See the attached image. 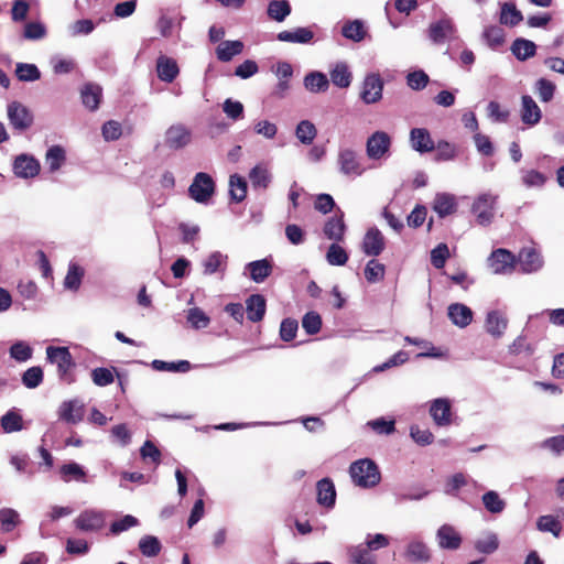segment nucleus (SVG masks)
Returning <instances> with one entry per match:
<instances>
[{
    "label": "nucleus",
    "instance_id": "18",
    "mask_svg": "<svg viewBox=\"0 0 564 564\" xmlns=\"http://www.w3.org/2000/svg\"><path fill=\"white\" fill-rule=\"evenodd\" d=\"M267 301L261 294H252L246 300V313L249 321L258 323L263 319Z\"/></svg>",
    "mask_w": 564,
    "mask_h": 564
},
{
    "label": "nucleus",
    "instance_id": "5",
    "mask_svg": "<svg viewBox=\"0 0 564 564\" xmlns=\"http://www.w3.org/2000/svg\"><path fill=\"white\" fill-rule=\"evenodd\" d=\"M488 264L495 274H507L514 270L517 258L511 251L499 248L491 252Z\"/></svg>",
    "mask_w": 564,
    "mask_h": 564
},
{
    "label": "nucleus",
    "instance_id": "6",
    "mask_svg": "<svg viewBox=\"0 0 564 564\" xmlns=\"http://www.w3.org/2000/svg\"><path fill=\"white\" fill-rule=\"evenodd\" d=\"M8 118L10 121V124L19 130V131H25L28 130L32 123H33V115L31 111L21 102L19 101H12L8 105Z\"/></svg>",
    "mask_w": 564,
    "mask_h": 564
},
{
    "label": "nucleus",
    "instance_id": "40",
    "mask_svg": "<svg viewBox=\"0 0 564 564\" xmlns=\"http://www.w3.org/2000/svg\"><path fill=\"white\" fill-rule=\"evenodd\" d=\"M330 80L337 87L347 88L351 83V73L347 65L344 63L336 64L330 70Z\"/></svg>",
    "mask_w": 564,
    "mask_h": 564
},
{
    "label": "nucleus",
    "instance_id": "47",
    "mask_svg": "<svg viewBox=\"0 0 564 564\" xmlns=\"http://www.w3.org/2000/svg\"><path fill=\"white\" fill-rule=\"evenodd\" d=\"M322 325V317L315 311H310L302 317V327L307 335H316L319 333Z\"/></svg>",
    "mask_w": 564,
    "mask_h": 564
},
{
    "label": "nucleus",
    "instance_id": "17",
    "mask_svg": "<svg viewBox=\"0 0 564 564\" xmlns=\"http://www.w3.org/2000/svg\"><path fill=\"white\" fill-rule=\"evenodd\" d=\"M519 264L523 273H532L542 268L543 260L534 248H523L519 252Z\"/></svg>",
    "mask_w": 564,
    "mask_h": 564
},
{
    "label": "nucleus",
    "instance_id": "58",
    "mask_svg": "<svg viewBox=\"0 0 564 564\" xmlns=\"http://www.w3.org/2000/svg\"><path fill=\"white\" fill-rule=\"evenodd\" d=\"M227 256H223L219 251H215L210 253L207 259L204 261V273L205 274H214L221 269L223 265L226 264Z\"/></svg>",
    "mask_w": 564,
    "mask_h": 564
},
{
    "label": "nucleus",
    "instance_id": "44",
    "mask_svg": "<svg viewBox=\"0 0 564 564\" xmlns=\"http://www.w3.org/2000/svg\"><path fill=\"white\" fill-rule=\"evenodd\" d=\"M1 427L6 433L19 432L23 429L21 414L10 410L1 417Z\"/></svg>",
    "mask_w": 564,
    "mask_h": 564
},
{
    "label": "nucleus",
    "instance_id": "54",
    "mask_svg": "<svg viewBox=\"0 0 564 564\" xmlns=\"http://www.w3.org/2000/svg\"><path fill=\"white\" fill-rule=\"evenodd\" d=\"M326 260L332 265H345L348 261V254L338 242H334L327 250Z\"/></svg>",
    "mask_w": 564,
    "mask_h": 564
},
{
    "label": "nucleus",
    "instance_id": "49",
    "mask_svg": "<svg viewBox=\"0 0 564 564\" xmlns=\"http://www.w3.org/2000/svg\"><path fill=\"white\" fill-rule=\"evenodd\" d=\"M295 134L303 144H311L317 134V130L311 121L302 120L296 127Z\"/></svg>",
    "mask_w": 564,
    "mask_h": 564
},
{
    "label": "nucleus",
    "instance_id": "57",
    "mask_svg": "<svg viewBox=\"0 0 564 564\" xmlns=\"http://www.w3.org/2000/svg\"><path fill=\"white\" fill-rule=\"evenodd\" d=\"M43 381V370L39 366H33L26 369L22 375V383L29 388L34 389Z\"/></svg>",
    "mask_w": 564,
    "mask_h": 564
},
{
    "label": "nucleus",
    "instance_id": "12",
    "mask_svg": "<svg viewBox=\"0 0 564 564\" xmlns=\"http://www.w3.org/2000/svg\"><path fill=\"white\" fill-rule=\"evenodd\" d=\"M386 247V239L382 232L373 227L367 230L362 240V251L370 257L379 256Z\"/></svg>",
    "mask_w": 564,
    "mask_h": 564
},
{
    "label": "nucleus",
    "instance_id": "10",
    "mask_svg": "<svg viewBox=\"0 0 564 564\" xmlns=\"http://www.w3.org/2000/svg\"><path fill=\"white\" fill-rule=\"evenodd\" d=\"M383 83L378 74L368 75L362 85L360 97L366 104H375L382 98Z\"/></svg>",
    "mask_w": 564,
    "mask_h": 564
},
{
    "label": "nucleus",
    "instance_id": "53",
    "mask_svg": "<svg viewBox=\"0 0 564 564\" xmlns=\"http://www.w3.org/2000/svg\"><path fill=\"white\" fill-rule=\"evenodd\" d=\"M481 499L485 508L491 513H500L506 508L505 500L494 490L484 494Z\"/></svg>",
    "mask_w": 564,
    "mask_h": 564
},
{
    "label": "nucleus",
    "instance_id": "35",
    "mask_svg": "<svg viewBox=\"0 0 564 564\" xmlns=\"http://www.w3.org/2000/svg\"><path fill=\"white\" fill-rule=\"evenodd\" d=\"M511 52L518 59L525 61L535 55L536 45L530 40L519 37L513 41Z\"/></svg>",
    "mask_w": 564,
    "mask_h": 564
},
{
    "label": "nucleus",
    "instance_id": "55",
    "mask_svg": "<svg viewBox=\"0 0 564 564\" xmlns=\"http://www.w3.org/2000/svg\"><path fill=\"white\" fill-rule=\"evenodd\" d=\"M386 273V267L372 259L368 261L365 268V278L369 283H376L383 280Z\"/></svg>",
    "mask_w": 564,
    "mask_h": 564
},
{
    "label": "nucleus",
    "instance_id": "28",
    "mask_svg": "<svg viewBox=\"0 0 564 564\" xmlns=\"http://www.w3.org/2000/svg\"><path fill=\"white\" fill-rule=\"evenodd\" d=\"M457 209V203L453 195L447 193L437 194L434 198L433 210L441 217L452 215Z\"/></svg>",
    "mask_w": 564,
    "mask_h": 564
},
{
    "label": "nucleus",
    "instance_id": "52",
    "mask_svg": "<svg viewBox=\"0 0 564 564\" xmlns=\"http://www.w3.org/2000/svg\"><path fill=\"white\" fill-rule=\"evenodd\" d=\"M61 476L65 481L75 479L77 481H85L86 473L77 463L64 464L59 469Z\"/></svg>",
    "mask_w": 564,
    "mask_h": 564
},
{
    "label": "nucleus",
    "instance_id": "2",
    "mask_svg": "<svg viewBox=\"0 0 564 564\" xmlns=\"http://www.w3.org/2000/svg\"><path fill=\"white\" fill-rule=\"evenodd\" d=\"M46 357L51 364L56 365L58 377L70 383L73 381L70 370L75 367V362L69 349L67 347L48 346Z\"/></svg>",
    "mask_w": 564,
    "mask_h": 564
},
{
    "label": "nucleus",
    "instance_id": "62",
    "mask_svg": "<svg viewBox=\"0 0 564 564\" xmlns=\"http://www.w3.org/2000/svg\"><path fill=\"white\" fill-rule=\"evenodd\" d=\"M46 35V28L41 22H28L24 25L23 39L30 41L41 40Z\"/></svg>",
    "mask_w": 564,
    "mask_h": 564
},
{
    "label": "nucleus",
    "instance_id": "63",
    "mask_svg": "<svg viewBox=\"0 0 564 564\" xmlns=\"http://www.w3.org/2000/svg\"><path fill=\"white\" fill-rule=\"evenodd\" d=\"M187 321L196 329L206 328L210 323V318L199 307L188 311Z\"/></svg>",
    "mask_w": 564,
    "mask_h": 564
},
{
    "label": "nucleus",
    "instance_id": "61",
    "mask_svg": "<svg viewBox=\"0 0 564 564\" xmlns=\"http://www.w3.org/2000/svg\"><path fill=\"white\" fill-rule=\"evenodd\" d=\"M33 349L24 341H18L10 347V356L19 362H24L32 358Z\"/></svg>",
    "mask_w": 564,
    "mask_h": 564
},
{
    "label": "nucleus",
    "instance_id": "64",
    "mask_svg": "<svg viewBox=\"0 0 564 564\" xmlns=\"http://www.w3.org/2000/svg\"><path fill=\"white\" fill-rule=\"evenodd\" d=\"M299 329V322L294 318L288 317L281 322L280 337L283 341H291L295 338Z\"/></svg>",
    "mask_w": 564,
    "mask_h": 564
},
{
    "label": "nucleus",
    "instance_id": "43",
    "mask_svg": "<svg viewBox=\"0 0 564 564\" xmlns=\"http://www.w3.org/2000/svg\"><path fill=\"white\" fill-rule=\"evenodd\" d=\"M140 456L144 462H150L155 467L162 462V453L150 440H147L140 448Z\"/></svg>",
    "mask_w": 564,
    "mask_h": 564
},
{
    "label": "nucleus",
    "instance_id": "25",
    "mask_svg": "<svg viewBox=\"0 0 564 564\" xmlns=\"http://www.w3.org/2000/svg\"><path fill=\"white\" fill-rule=\"evenodd\" d=\"M404 556L411 563H426L431 560V552L425 543L412 541L406 545Z\"/></svg>",
    "mask_w": 564,
    "mask_h": 564
},
{
    "label": "nucleus",
    "instance_id": "7",
    "mask_svg": "<svg viewBox=\"0 0 564 564\" xmlns=\"http://www.w3.org/2000/svg\"><path fill=\"white\" fill-rule=\"evenodd\" d=\"M106 518L102 511L85 510L74 520L76 529L83 532H97L105 527Z\"/></svg>",
    "mask_w": 564,
    "mask_h": 564
},
{
    "label": "nucleus",
    "instance_id": "33",
    "mask_svg": "<svg viewBox=\"0 0 564 564\" xmlns=\"http://www.w3.org/2000/svg\"><path fill=\"white\" fill-rule=\"evenodd\" d=\"M191 134L182 126H173L166 131V144L173 149H180L189 142Z\"/></svg>",
    "mask_w": 564,
    "mask_h": 564
},
{
    "label": "nucleus",
    "instance_id": "39",
    "mask_svg": "<svg viewBox=\"0 0 564 564\" xmlns=\"http://www.w3.org/2000/svg\"><path fill=\"white\" fill-rule=\"evenodd\" d=\"M341 34L354 42H360L366 36L365 25L360 20L348 21L343 25Z\"/></svg>",
    "mask_w": 564,
    "mask_h": 564
},
{
    "label": "nucleus",
    "instance_id": "22",
    "mask_svg": "<svg viewBox=\"0 0 564 564\" xmlns=\"http://www.w3.org/2000/svg\"><path fill=\"white\" fill-rule=\"evenodd\" d=\"M436 535L442 549L457 550L462 544V536L452 525H442Z\"/></svg>",
    "mask_w": 564,
    "mask_h": 564
},
{
    "label": "nucleus",
    "instance_id": "29",
    "mask_svg": "<svg viewBox=\"0 0 564 564\" xmlns=\"http://www.w3.org/2000/svg\"><path fill=\"white\" fill-rule=\"evenodd\" d=\"M508 325V319L498 311H491L486 317V330L495 338L501 337Z\"/></svg>",
    "mask_w": 564,
    "mask_h": 564
},
{
    "label": "nucleus",
    "instance_id": "8",
    "mask_svg": "<svg viewBox=\"0 0 564 564\" xmlns=\"http://www.w3.org/2000/svg\"><path fill=\"white\" fill-rule=\"evenodd\" d=\"M496 197L489 194L480 195L473 204L471 210L481 226L489 225L494 219Z\"/></svg>",
    "mask_w": 564,
    "mask_h": 564
},
{
    "label": "nucleus",
    "instance_id": "48",
    "mask_svg": "<svg viewBox=\"0 0 564 564\" xmlns=\"http://www.w3.org/2000/svg\"><path fill=\"white\" fill-rule=\"evenodd\" d=\"M152 368L158 371L187 372L191 370V362L187 360H180L177 362L153 360Z\"/></svg>",
    "mask_w": 564,
    "mask_h": 564
},
{
    "label": "nucleus",
    "instance_id": "32",
    "mask_svg": "<svg viewBox=\"0 0 564 564\" xmlns=\"http://www.w3.org/2000/svg\"><path fill=\"white\" fill-rule=\"evenodd\" d=\"M243 51V43L239 40L223 41L216 48L217 58L221 62H229L234 56Z\"/></svg>",
    "mask_w": 564,
    "mask_h": 564
},
{
    "label": "nucleus",
    "instance_id": "31",
    "mask_svg": "<svg viewBox=\"0 0 564 564\" xmlns=\"http://www.w3.org/2000/svg\"><path fill=\"white\" fill-rule=\"evenodd\" d=\"M247 269L250 272V278L257 282H263L272 273V263L268 259L252 261L247 264Z\"/></svg>",
    "mask_w": 564,
    "mask_h": 564
},
{
    "label": "nucleus",
    "instance_id": "23",
    "mask_svg": "<svg viewBox=\"0 0 564 564\" xmlns=\"http://www.w3.org/2000/svg\"><path fill=\"white\" fill-rule=\"evenodd\" d=\"M102 97V88L93 83H87L80 89V98L84 106L90 111L98 109Z\"/></svg>",
    "mask_w": 564,
    "mask_h": 564
},
{
    "label": "nucleus",
    "instance_id": "16",
    "mask_svg": "<svg viewBox=\"0 0 564 564\" xmlns=\"http://www.w3.org/2000/svg\"><path fill=\"white\" fill-rule=\"evenodd\" d=\"M411 147L420 152L426 153L435 149V143L425 128H413L410 132Z\"/></svg>",
    "mask_w": 564,
    "mask_h": 564
},
{
    "label": "nucleus",
    "instance_id": "60",
    "mask_svg": "<svg viewBox=\"0 0 564 564\" xmlns=\"http://www.w3.org/2000/svg\"><path fill=\"white\" fill-rule=\"evenodd\" d=\"M19 522V513L10 508L0 510V524L3 532L12 531Z\"/></svg>",
    "mask_w": 564,
    "mask_h": 564
},
{
    "label": "nucleus",
    "instance_id": "59",
    "mask_svg": "<svg viewBox=\"0 0 564 564\" xmlns=\"http://www.w3.org/2000/svg\"><path fill=\"white\" fill-rule=\"evenodd\" d=\"M488 45L492 48L499 47L505 42V31L498 25H491L486 28L484 32Z\"/></svg>",
    "mask_w": 564,
    "mask_h": 564
},
{
    "label": "nucleus",
    "instance_id": "4",
    "mask_svg": "<svg viewBox=\"0 0 564 564\" xmlns=\"http://www.w3.org/2000/svg\"><path fill=\"white\" fill-rule=\"evenodd\" d=\"M391 148V138L384 131L373 132L366 142V153L370 160L384 158Z\"/></svg>",
    "mask_w": 564,
    "mask_h": 564
},
{
    "label": "nucleus",
    "instance_id": "3",
    "mask_svg": "<svg viewBox=\"0 0 564 564\" xmlns=\"http://www.w3.org/2000/svg\"><path fill=\"white\" fill-rule=\"evenodd\" d=\"M214 192L215 182L209 174L204 172L197 173L188 187L189 196L197 203H207Z\"/></svg>",
    "mask_w": 564,
    "mask_h": 564
},
{
    "label": "nucleus",
    "instance_id": "45",
    "mask_svg": "<svg viewBox=\"0 0 564 564\" xmlns=\"http://www.w3.org/2000/svg\"><path fill=\"white\" fill-rule=\"evenodd\" d=\"M45 160L50 171L55 172L66 160L65 150L61 145H53L47 150Z\"/></svg>",
    "mask_w": 564,
    "mask_h": 564
},
{
    "label": "nucleus",
    "instance_id": "50",
    "mask_svg": "<svg viewBox=\"0 0 564 564\" xmlns=\"http://www.w3.org/2000/svg\"><path fill=\"white\" fill-rule=\"evenodd\" d=\"M15 75L21 82H34L40 79L41 72L34 64L19 63L17 64Z\"/></svg>",
    "mask_w": 564,
    "mask_h": 564
},
{
    "label": "nucleus",
    "instance_id": "13",
    "mask_svg": "<svg viewBox=\"0 0 564 564\" xmlns=\"http://www.w3.org/2000/svg\"><path fill=\"white\" fill-rule=\"evenodd\" d=\"M40 162L26 154L17 156L13 163L15 175L23 178L35 177L40 173Z\"/></svg>",
    "mask_w": 564,
    "mask_h": 564
},
{
    "label": "nucleus",
    "instance_id": "14",
    "mask_svg": "<svg viewBox=\"0 0 564 564\" xmlns=\"http://www.w3.org/2000/svg\"><path fill=\"white\" fill-rule=\"evenodd\" d=\"M84 404L78 400L65 401L61 404L58 416L68 424H77L84 419Z\"/></svg>",
    "mask_w": 564,
    "mask_h": 564
},
{
    "label": "nucleus",
    "instance_id": "38",
    "mask_svg": "<svg viewBox=\"0 0 564 564\" xmlns=\"http://www.w3.org/2000/svg\"><path fill=\"white\" fill-rule=\"evenodd\" d=\"M304 86L312 93H319L328 88L329 82L323 73L312 72L305 76Z\"/></svg>",
    "mask_w": 564,
    "mask_h": 564
},
{
    "label": "nucleus",
    "instance_id": "42",
    "mask_svg": "<svg viewBox=\"0 0 564 564\" xmlns=\"http://www.w3.org/2000/svg\"><path fill=\"white\" fill-rule=\"evenodd\" d=\"M349 558L354 564H376V556L366 545H357L349 550Z\"/></svg>",
    "mask_w": 564,
    "mask_h": 564
},
{
    "label": "nucleus",
    "instance_id": "41",
    "mask_svg": "<svg viewBox=\"0 0 564 564\" xmlns=\"http://www.w3.org/2000/svg\"><path fill=\"white\" fill-rule=\"evenodd\" d=\"M85 271L77 263H70L64 279V286L67 290L77 291L82 284Z\"/></svg>",
    "mask_w": 564,
    "mask_h": 564
},
{
    "label": "nucleus",
    "instance_id": "34",
    "mask_svg": "<svg viewBox=\"0 0 564 564\" xmlns=\"http://www.w3.org/2000/svg\"><path fill=\"white\" fill-rule=\"evenodd\" d=\"M248 184L243 176L232 174L229 177V195L231 200L241 203L247 197Z\"/></svg>",
    "mask_w": 564,
    "mask_h": 564
},
{
    "label": "nucleus",
    "instance_id": "51",
    "mask_svg": "<svg viewBox=\"0 0 564 564\" xmlns=\"http://www.w3.org/2000/svg\"><path fill=\"white\" fill-rule=\"evenodd\" d=\"M162 545L158 538L145 535L139 542L140 552L148 557L156 556L161 552Z\"/></svg>",
    "mask_w": 564,
    "mask_h": 564
},
{
    "label": "nucleus",
    "instance_id": "1",
    "mask_svg": "<svg viewBox=\"0 0 564 564\" xmlns=\"http://www.w3.org/2000/svg\"><path fill=\"white\" fill-rule=\"evenodd\" d=\"M349 475L354 485L364 489L373 488L381 480L380 469L370 458H361L351 463Z\"/></svg>",
    "mask_w": 564,
    "mask_h": 564
},
{
    "label": "nucleus",
    "instance_id": "46",
    "mask_svg": "<svg viewBox=\"0 0 564 564\" xmlns=\"http://www.w3.org/2000/svg\"><path fill=\"white\" fill-rule=\"evenodd\" d=\"M536 528L541 532H551L558 538L562 532V524L554 516H541L536 521Z\"/></svg>",
    "mask_w": 564,
    "mask_h": 564
},
{
    "label": "nucleus",
    "instance_id": "37",
    "mask_svg": "<svg viewBox=\"0 0 564 564\" xmlns=\"http://www.w3.org/2000/svg\"><path fill=\"white\" fill-rule=\"evenodd\" d=\"M267 12L271 20L282 22L291 13V6L288 0H272L268 4Z\"/></svg>",
    "mask_w": 564,
    "mask_h": 564
},
{
    "label": "nucleus",
    "instance_id": "19",
    "mask_svg": "<svg viewBox=\"0 0 564 564\" xmlns=\"http://www.w3.org/2000/svg\"><path fill=\"white\" fill-rule=\"evenodd\" d=\"M452 406L447 399H436L430 408V414L438 426H445L451 423Z\"/></svg>",
    "mask_w": 564,
    "mask_h": 564
},
{
    "label": "nucleus",
    "instance_id": "11",
    "mask_svg": "<svg viewBox=\"0 0 564 564\" xmlns=\"http://www.w3.org/2000/svg\"><path fill=\"white\" fill-rule=\"evenodd\" d=\"M345 231L346 224L344 221V212L337 208L335 215L325 221L323 232L327 239L340 242L344 240Z\"/></svg>",
    "mask_w": 564,
    "mask_h": 564
},
{
    "label": "nucleus",
    "instance_id": "9",
    "mask_svg": "<svg viewBox=\"0 0 564 564\" xmlns=\"http://www.w3.org/2000/svg\"><path fill=\"white\" fill-rule=\"evenodd\" d=\"M338 164L340 172L345 175L360 176L365 172L357 153L351 149H344L339 152Z\"/></svg>",
    "mask_w": 564,
    "mask_h": 564
},
{
    "label": "nucleus",
    "instance_id": "27",
    "mask_svg": "<svg viewBox=\"0 0 564 564\" xmlns=\"http://www.w3.org/2000/svg\"><path fill=\"white\" fill-rule=\"evenodd\" d=\"M249 180L254 189H267L271 183L272 175L263 163L257 164L249 173Z\"/></svg>",
    "mask_w": 564,
    "mask_h": 564
},
{
    "label": "nucleus",
    "instance_id": "20",
    "mask_svg": "<svg viewBox=\"0 0 564 564\" xmlns=\"http://www.w3.org/2000/svg\"><path fill=\"white\" fill-rule=\"evenodd\" d=\"M522 107H521V120L523 123L528 126H535L540 122L542 112L540 107L533 100V98L529 95H524L521 98Z\"/></svg>",
    "mask_w": 564,
    "mask_h": 564
},
{
    "label": "nucleus",
    "instance_id": "24",
    "mask_svg": "<svg viewBox=\"0 0 564 564\" xmlns=\"http://www.w3.org/2000/svg\"><path fill=\"white\" fill-rule=\"evenodd\" d=\"M453 32L454 25L449 19H441L429 26V36L435 44L444 43Z\"/></svg>",
    "mask_w": 564,
    "mask_h": 564
},
{
    "label": "nucleus",
    "instance_id": "30",
    "mask_svg": "<svg viewBox=\"0 0 564 564\" xmlns=\"http://www.w3.org/2000/svg\"><path fill=\"white\" fill-rule=\"evenodd\" d=\"M314 33L308 28H297L294 31H281L276 39L281 42L305 44L313 40Z\"/></svg>",
    "mask_w": 564,
    "mask_h": 564
},
{
    "label": "nucleus",
    "instance_id": "56",
    "mask_svg": "<svg viewBox=\"0 0 564 564\" xmlns=\"http://www.w3.org/2000/svg\"><path fill=\"white\" fill-rule=\"evenodd\" d=\"M556 86L546 78H540L535 83V91L542 102H549L553 99Z\"/></svg>",
    "mask_w": 564,
    "mask_h": 564
},
{
    "label": "nucleus",
    "instance_id": "15",
    "mask_svg": "<svg viewBox=\"0 0 564 564\" xmlns=\"http://www.w3.org/2000/svg\"><path fill=\"white\" fill-rule=\"evenodd\" d=\"M316 500L317 503L329 509L336 502V489L330 478H323L316 484Z\"/></svg>",
    "mask_w": 564,
    "mask_h": 564
},
{
    "label": "nucleus",
    "instance_id": "26",
    "mask_svg": "<svg viewBox=\"0 0 564 564\" xmlns=\"http://www.w3.org/2000/svg\"><path fill=\"white\" fill-rule=\"evenodd\" d=\"M448 317L458 327H466L473 321V311L460 303L451 304L448 307Z\"/></svg>",
    "mask_w": 564,
    "mask_h": 564
},
{
    "label": "nucleus",
    "instance_id": "36",
    "mask_svg": "<svg viewBox=\"0 0 564 564\" xmlns=\"http://www.w3.org/2000/svg\"><path fill=\"white\" fill-rule=\"evenodd\" d=\"M523 20L521 11L514 3L506 2L501 6L500 23L509 26H516Z\"/></svg>",
    "mask_w": 564,
    "mask_h": 564
},
{
    "label": "nucleus",
    "instance_id": "21",
    "mask_svg": "<svg viewBox=\"0 0 564 564\" xmlns=\"http://www.w3.org/2000/svg\"><path fill=\"white\" fill-rule=\"evenodd\" d=\"M158 77L165 83H172L180 73L178 65L175 59L161 55L156 61Z\"/></svg>",
    "mask_w": 564,
    "mask_h": 564
}]
</instances>
